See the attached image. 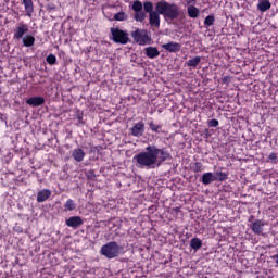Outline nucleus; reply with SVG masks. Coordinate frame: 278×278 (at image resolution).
<instances>
[{
    "label": "nucleus",
    "mask_w": 278,
    "mask_h": 278,
    "mask_svg": "<svg viewBox=\"0 0 278 278\" xmlns=\"http://www.w3.org/2000/svg\"><path fill=\"white\" fill-rule=\"evenodd\" d=\"M170 157V154L164 149H160L155 146H148L144 151L134 156L135 162L139 168H155L163 162H166Z\"/></svg>",
    "instance_id": "obj_1"
},
{
    "label": "nucleus",
    "mask_w": 278,
    "mask_h": 278,
    "mask_svg": "<svg viewBox=\"0 0 278 278\" xmlns=\"http://www.w3.org/2000/svg\"><path fill=\"white\" fill-rule=\"evenodd\" d=\"M155 10L164 16V18H169V21H175V18H179V7L175 3H169L166 0L159 1L155 4Z\"/></svg>",
    "instance_id": "obj_2"
},
{
    "label": "nucleus",
    "mask_w": 278,
    "mask_h": 278,
    "mask_svg": "<svg viewBox=\"0 0 278 278\" xmlns=\"http://www.w3.org/2000/svg\"><path fill=\"white\" fill-rule=\"evenodd\" d=\"M111 34L113 42L117 45H127V42H129V35L118 27L111 28Z\"/></svg>",
    "instance_id": "obj_3"
},
{
    "label": "nucleus",
    "mask_w": 278,
    "mask_h": 278,
    "mask_svg": "<svg viewBox=\"0 0 278 278\" xmlns=\"http://www.w3.org/2000/svg\"><path fill=\"white\" fill-rule=\"evenodd\" d=\"M29 31V25L25 24L24 22H20L17 26L13 30V39L14 40H22L27 36Z\"/></svg>",
    "instance_id": "obj_4"
},
{
    "label": "nucleus",
    "mask_w": 278,
    "mask_h": 278,
    "mask_svg": "<svg viewBox=\"0 0 278 278\" xmlns=\"http://www.w3.org/2000/svg\"><path fill=\"white\" fill-rule=\"evenodd\" d=\"M122 252L123 248L117 245L116 242H111L105 245V256L109 257V260H112L113 257H118Z\"/></svg>",
    "instance_id": "obj_5"
},
{
    "label": "nucleus",
    "mask_w": 278,
    "mask_h": 278,
    "mask_svg": "<svg viewBox=\"0 0 278 278\" xmlns=\"http://www.w3.org/2000/svg\"><path fill=\"white\" fill-rule=\"evenodd\" d=\"M134 40L138 42V45L144 46L149 40H151V37H149V33L147 30H140L137 29L132 31L131 34Z\"/></svg>",
    "instance_id": "obj_6"
},
{
    "label": "nucleus",
    "mask_w": 278,
    "mask_h": 278,
    "mask_svg": "<svg viewBox=\"0 0 278 278\" xmlns=\"http://www.w3.org/2000/svg\"><path fill=\"white\" fill-rule=\"evenodd\" d=\"M268 225L267 222H264L262 219H255L254 222L251 223L250 229H252L253 233L256 236H264V227Z\"/></svg>",
    "instance_id": "obj_7"
},
{
    "label": "nucleus",
    "mask_w": 278,
    "mask_h": 278,
    "mask_svg": "<svg viewBox=\"0 0 278 278\" xmlns=\"http://www.w3.org/2000/svg\"><path fill=\"white\" fill-rule=\"evenodd\" d=\"M65 225L72 229H79L84 225V219L81 216H72L65 220Z\"/></svg>",
    "instance_id": "obj_8"
},
{
    "label": "nucleus",
    "mask_w": 278,
    "mask_h": 278,
    "mask_svg": "<svg viewBox=\"0 0 278 278\" xmlns=\"http://www.w3.org/2000/svg\"><path fill=\"white\" fill-rule=\"evenodd\" d=\"M131 136H135V138L144 136V122H138L132 126Z\"/></svg>",
    "instance_id": "obj_9"
},
{
    "label": "nucleus",
    "mask_w": 278,
    "mask_h": 278,
    "mask_svg": "<svg viewBox=\"0 0 278 278\" xmlns=\"http://www.w3.org/2000/svg\"><path fill=\"white\" fill-rule=\"evenodd\" d=\"M162 49H164L165 51H168V53H179V51H181V45L172 41L168 43H164L162 46Z\"/></svg>",
    "instance_id": "obj_10"
},
{
    "label": "nucleus",
    "mask_w": 278,
    "mask_h": 278,
    "mask_svg": "<svg viewBox=\"0 0 278 278\" xmlns=\"http://www.w3.org/2000/svg\"><path fill=\"white\" fill-rule=\"evenodd\" d=\"M26 104L30 105V108H40V105H45V98L42 97H30L26 100Z\"/></svg>",
    "instance_id": "obj_11"
},
{
    "label": "nucleus",
    "mask_w": 278,
    "mask_h": 278,
    "mask_svg": "<svg viewBox=\"0 0 278 278\" xmlns=\"http://www.w3.org/2000/svg\"><path fill=\"white\" fill-rule=\"evenodd\" d=\"M22 5H24L26 16L31 18L34 16V0H22Z\"/></svg>",
    "instance_id": "obj_12"
},
{
    "label": "nucleus",
    "mask_w": 278,
    "mask_h": 278,
    "mask_svg": "<svg viewBox=\"0 0 278 278\" xmlns=\"http://www.w3.org/2000/svg\"><path fill=\"white\" fill-rule=\"evenodd\" d=\"M51 198V190L42 189L37 193V203H45L48 199Z\"/></svg>",
    "instance_id": "obj_13"
},
{
    "label": "nucleus",
    "mask_w": 278,
    "mask_h": 278,
    "mask_svg": "<svg viewBox=\"0 0 278 278\" xmlns=\"http://www.w3.org/2000/svg\"><path fill=\"white\" fill-rule=\"evenodd\" d=\"M149 24L155 29L160 28V12H154L149 15Z\"/></svg>",
    "instance_id": "obj_14"
},
{
    "label": "nucleus",
    "mask_w": 278,
    "mask_h": 278,
    "mask_svg": "<svg viewBox=\"0 0 278 278\" xmlns=\"http://www.w3.org/2000/svg\"><path fill=\"white\" fill-rule=\"evenodd\" d=\"M72 156L76 162H84V159L86 157V152L81 148H76L72 152Z\"/></svg>",
    "instance_id": "obj_15"
},
{
    "label": "nucleus",
    "mask_w": 278,
    "mask_h": 278,
    "mask_svg": "<svg viewBox=\"0 0 278 278\" xmlns=\"http://www.w3.org/2000/svg\"><path fill=\"white\" fill-rule=\"evenodd\" d=\"M22 42L24 47H34V45H36V37H34L33 35L26 34L23 38H22Z\"/></svg>",
    "instance_id": "obj_16"
},
{
    "label": "nucleus",
    "mask_w": 278,
    "mask_h": 278,
    "mask_svg": "<svg viewBox=\"0 0 278 278\" xmlns=\"http://www.w3.org/2000/svg\"><path fill=\"white\" fill-rule=\"evenodd\" d=\"M216 181V175L213 173H205L202 175V184L204 186H210V184Z\"/></svg>",
    "instance_id": "obj_17"
},
{
    "label": "nucleus",
    "mask_w": 278,
    "mask_h": 278,
    "mask_svg": "<svg viewBox=\"0 0 278 278\" xmlns=\"http://www.w3.org/2000/svg\"><path fill=\"white\" fill-rule=\"evenodd\" d=\"M146 55L147 58H150V60H154V58L160 56V50L155 47H148L146 48Z\"/></svg>",
    "instance_id": "obj_18"
},
{
    "label": "nucleus",
    "mask_w": 278,
    "mask_h": 278,
    "mask_svg": "<svg viewBox=\"0 0 278 278\" xmlns=\"http://www.w3.org/2000/svg\"><path fill=\"white\" fill-rule=\"evenodd\" d=\"M190 247L193 251H199L203 247V241L197 237L192 238L190 241Z\"/></svg>",
    "instance_id": "obj_19"
},
{
    "label": "nucleus",
    "mask_w": 278,
    "mask_h": 278,
    "mask_svg": "<svg viewBox=\"0 0 278 278\" xmlns=\"http://www.w3.org/2000/svg\"><path fill=\"white\" fill-rule=\"evenodd\" d=\"M187 11H188V15L190 16V18H199V14H201L199 9L194 5H189Z\"/></svg>",
    "instance_id": "obj_20"
},
{
    "label": "nucleus",
    "mask_w": 278,
    "mask_h": 278,
    "mask_svg": "<svg viewBox=\"0 0 278 278\" xmlns=\"http://www.w3.org/2000/svg\"><path fill=\"white\" fill-rule=\"evenodd\" d=\"M257 8L260 12H267L269 8H271L270 1L268 0H263L257 4Z\"/></svg>",
    "instance_id": "obj_21"
},
{
    "label": "nucleus",
    "mask_w": 278,
    "mask_h": 278,
    "mask_svg": "<svg viewBox=\"0 0 278 278\" xmlns=\"http://www.w3.org/2000/svg\"><path fill=\"white\" fill-rule=\"evenodd\" d=\"M199 64H201V56H195L187 62V66H189L190 68H197Z\"/></svg>",
    "instance_id": "obj_22"
},
{
    "label": "nucleus",
    "mask_w": 278,
    "mask_h": 278,
    "mask_svg": "<svg viewBox=\"0 0 278 278\" xmlns=\"http://www.w3.org/2000/svg\"><path fill=\"white\" fill-rule=\"evenodd\" d=\"M134 18L137 23H143L144 18H147V13L144 11L135 12Z\"/></svg>",
    "instance_id": "obj_23"
},
{
    "label": "nucleus",
    "mask_w": 278,
    "mask_h": 278,
    "mask_svg": "<svg viewBox=\"0 0 278 278\" xmlns=\"http://www.w3.org/2000/svg\"><path fill=\"white\" fill-rule=\"evenodd\" d=\"M76 207L77 205L75 204V201H73V199H68L64 204V208L67 212H73V210H75Z\"/></svg>",
    "instance_id": "obj_24"
},
{
    "label": "nucleus",
    "mask_w": 278,
    "mask_h": 278,
    "mask_svg": "<svg viewBox=\"0 0 278 278\" xmlns=\"http://www.w3.org/2000/svg\"><path fill=\"white\" fill-rule=\"evenodd\" d=\"M143 9H144V12H147L149 15L156 12V11H153V2L151 1H146L143 3Z\"/></svg>",
    "instance_id": "obj_25"
},
{
    "label": "nucleus",
    "mask_w": 278,
    "mask_h": 278,
    "mask_svg": "<svg viewBox=\"0 0 278 278\" xmlns=\"http://www.w3.org/2000/svg\"><path fill=\"white\" fill-rule=\"evenodd\" d=\"M46 62L48 64H50V66H53L55 64H58V58L55 56V54H49L47 58H46Z\"/></svg>",
    "instance_id": "obj_26"
},
{
    "label": "nucleus",
    "mask_w": 278,
    "mask_h": 278,
    "mask_svg": "<svg viewBox=\"0 0 278 278\" xmlns=\"http://www.w3.org/2000/svg\"><path fill=\"white\" fill-rule=\"evenodd\" d=\"M131 8H132L134 12H142V1L135 0L132 2V7Z\"/></svg>",
    "instance_id": "obj_27"
},
{
    "label": "nucleus",
    "mask_w": 278,
    "mask_h": 278,
    "mask_svg": "<svg viewBox=\"0 0 278 278\" xmlns=\"http://www.w3.org/2000/svg\"><path fill=\"white\" fill-rule=\"evenodd\" d=\"M216 18L214 17V15H207L204 20V25L205 27H212V25H214Z\"/></svg>",
    "instance_id": "obj_28"
},
{
    "label": "nucleus",
    "mask_w": 278,
    "mask_h": 278,
    "mask_svg": "<svg viewBox=\"0 0 278 278\" xmlns=\"http://www.w3.org/2000/svg\"><path fill=\"white\" fill-rule=\"evenodd\" d=\"M193 173H201L203 172V163L201 162H195L192 166Z\"/></svg>",
    "instance_id": "obj_29"
},
{
    "label": "nucleus",
    "mask_w": 278,
    "mask_h": 278,
    "mask_svg": "<svg viewBox=\"0 0 278 278\" xmlns=\"http://www.w3.org/2000/svg\"><path fill=\"white\" fill-rule=\"evenodd\" d=\"M215 177L216 181H225V179H227V174L224 172H216Z\"/></svg>",
    "instance_id": "obj_30"
},
{
    "label": "nucleus",
    "mask_w": 278,
    "mask_h": 278,
    "mask_svg": "<svg viewBox=\"0 0 278 278\" xmlns=\"http://www.w3.org/2000/svg\"><path fill=\"white\" fill-rule=\"evenodd\" d=\"M149 127L151 131H154L155 134H160V129H162V126L155 125L153 122L149 123Z\"/></svg>",
    "instance_id": "obj_31"
},
{
    "label": "nucleus",
    "mask_w": 278,
    "mask_h": 278,
    "mask_svg": "<svg viewBox=\"0 0 278 278\" xmlns=\"http://www.w3.org/2000/svg\"><path fill=\"white\" fill-rule=\"evenodd\" d=\"M115 21H127V14L119 12L114 15Z\"/></svg>",
    "instance_id": "obj_32"
},
{
    "label": "nucleus",
    "mask_w": 278,
    "mask_h": 278,
    "mask_svg": "<svg viewBox=\"0 0 278 278\" xmlns=\"http://www.w3.org/2000/svg\"><path fill=\"white\" fill-rule=\"evenodd\" d=\"M207 125L208 127H218V119H210Z\"/></svg>",
    "instance_id": "obj_33"
},
{
    "label": "nucleus",
    "mask_w": 278,
    "mask_h": 278,
    "mask_svg": "<svg viewBox=\"0 0 278 278\" xmlns=\"http://www.w3.org/2000/svg\"><path fill=\"white\" fill-rule=\"evenodd\" d=\"M277 159H278L277 153H271V154H269V160H270V162H273L274 164H277Z\"/></svg>",
    "instance_id": "obj_34"
},
{
    "label": "nucleus",
    "mask_w": 278,
    "mask_h": 278,
    "mask_svg": "<svg viewBox=\"0 0 278 278\" xmlns=\"http://www.w3.org/2000/svg\"><path fill=\"white\" fill-rule=\"evenodd\" d=\"M46 10H47L48 12H54V10H55V4H53V3L47 4Z\"/></svg>",
    "instance_id": "obj_35"
},
{
    "label": "nucleus",
    "mask_w": 278,
    "mask_h": 278,
    "mask_svg": "<svg viewBox=\"0 0 278 278\" xmlns=\"http://www.w3.org/2000/svg\"><path fill=\"white\" fill-rule=\"evenodd\" d=\"M14 231H16V233H23V227H21V226H15V227H14Z\"/></svg>",
    "instance_id": "obj_36"
},
{
    "label": "nucleus",
    "mask_w": 278,
    "mask_h": 278,
    "mask_svg": "<svg viewBox=\"0 0 278 278\" xmlns=\"http://www.w3.org/2000/svg\"><path fill=\"white\" fill-rule=\"evenodd\" d=\"M76 118L79 123H84V115L83 114H77Z\"/></svg>",
    "instance_id": "obj_37"
},
{
    "label": "nucleus",
    "mask_w": 278,
    "mask_h": 278,
    "mask_svg": "<svg viewBox=\"0 0 278 278\" xmlns=\"http://www.w3.org/2000/svg\"><path fill=\"white\" fill-rule=\"evenodd\" d=\"M100 253H101V255H105V245L101 247Z\"/></svg>",
    "instance_id": "obj_38"
},
{
    "label": "nucleus",
    "mask_w": 278,
    "mask_h": 278,
    "mask_svg": "<svg viewBox=\"0 0 278 278\" xmlns=\"http://www.w3.org/2000/svg\"><path fill=\"white\" fill-rule=\"evenodd\" d=\"M273 260H275L276 264H278V254L271 256Z\"/></svg>",
    "instance_id": "obj_39"
}]
</instances>
